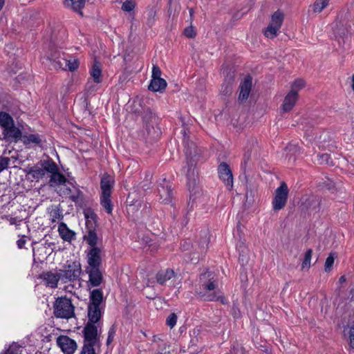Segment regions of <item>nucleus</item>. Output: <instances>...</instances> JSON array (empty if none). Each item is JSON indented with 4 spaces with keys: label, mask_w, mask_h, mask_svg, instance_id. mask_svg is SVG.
I'll use <instances>...</instances> for the list:
<instances>
[{
    "label": "nucleus",
    "mask_w": 354,
    "mask_h": 354,
    "mask_svg": "<svg viewBox=\"0 0 354 354\" xmlns=\"http://www.w3.org/2000/svg\"><path fill=\"white\" fill-rule=\"evenodd\" d=\"M209 243V235L207 231H201L200 238L197 240L195 245H193L189 240H185L180 245L183 251H192L186 254L188 261L192 263H197L199 259L203 257L207 249Z\"/></svg>",
    "instance_id": "nucleus-1"
},
{
    "label": "nucleus",
    "mask_w": 354,
    "mask_h": 354,
    "mask_svg": "<svg viewBox=\"0 0 354 354\" xmlns=\"http://www.w3.org/2000/svg\"><path fill=\"white\" fill-rule=\"evenodd\" d=\"M102 301L103 292L102 289H93L90 291L87 309V322L97 324L100 321L103 315L102 308L100 307Z\"/></svg>",
    "instance_id": "nucleus-2"
},
{
    "label": "nucleus",
    "mask_w": 354,
    "mask_h": 354,
    "mask_svg": "<svg viewBox=\"0 0 354 354\" xmlns=\"http://www.w3.org/2000/svg\"><path fill=\"white\" fill-rule=\"evenodd\" d=\"M200 156L194 154V156L186 157L185 165L183 166L181 169L182 173L186 176L187 186L190 193H192L196 188L198 180V173L195 170L197 162L199 160ZM194 194H190L189 201L188 205H190V201L192 200L191 208L193 207V203L195 198H193Z\"/></svg>",
    "instance_id": "nucleus-3"
},
{
    "label": "nucleus",
    "mask_w": 354,
    "mask_h": 354,
    "mask_svg": "<svg viewBox=\"0 0 354 354\" xmlns=\"http://www.w3.org/2000/svg\"><path fill=\"white\" fill-rule=\"evenodd\" d=\"M54 315L57 318L68 319L75 317V306L66 296L57 297L53 304Z\"/></svg>",
    "instance_id": "nucleus-4"
},
{
    "label": "nucleus",
    "mask_w": 354,
    "mask_h": 354,
    "mask_svg": "<svg viewBox=\"0 0 354 354\" xmlns=\"http://www.w3.org/2000/svg\"><path fill=\"white\" fill-rule=\"evenodd\" d=\"M64 268L65 269L60 270L59 272L64 283L73 282L79 279L82 273V267L79 261H75Z\"/></svg>",
    "instance_id": "nucleus-5"
},
{
    "label": "nucleus",
    "mask_w": 354,
    "mask_h": 354,
    "mask_svg": "<svg viewBox=\"0 0 354 354\" xmlns=\"http://www.w3.org/2000/svg\"><path fill=\"white\" fill-rule=\"evenodd\" d=\"M182 133L183 144L184 145V151L186 157L194 156V154L197 155V156H201V149L197 148L193 141L192 138L194 136H192L190 131L184 127L182 130Z\"/></svg>",
    "instance_id": "nucleus-6"
},
{
    "label": "nucleus",
    "mask_w": 354,
    "mask_h": 354,
    "mask_svg": "<svg viewBox=\"0 0 354 354\" xmlns=\"http://www.w3.org/2000/svg\"><path fill=\"white\" fill-rule=\"evenodd\" d=\"M289 189L285 182H282L280 186L276 189L272 200V207L274 210L283 209L288 200Z\"/></svg>",
    "instance_id": "nucleus-7"
},
{
    "label": "nucleus",
    "mask_w": 354,
    "mask_h": 354,
    "mask_svg": "<svg viewBox=\"0 0 354 354\" xmlns=\"http://www.w3.org/2000/svg\"><path fill=\"white\" fill-rule=\"evenodd\" d=\"M95 323L87 322L82 330L84 344L96 345L100 341Z\"/></svg>",
    "instance_id": "nucleus-8"
},
{
    "label": "nucleus",
    "mask_w": 354,
    "mask_h": 354,
    "mask_svg": "<svg viewBox=\"0 0 354 354\" xmlns=\"http://www.w3.org/2000/svg\"><path fill=\"white\" fill-rule=\"evenodd\" d=\"M322 198L317 195H307L302 198L301 207L308 212H319L321 208Z\"/></svg>",
    "instance_id": "nucleus-9"
},
{
    "label": "nucleus",
    "mask_w": 354,
    "mask_h": 354,
    "mask_svg": "<svg viewBox=\"0 0 354 354\" xmlns=\"http://www.w3.org/2000/svg\"><path fill=\"white\" fill-rule=\"evenodd\" d=\"M158 191L160 199L165 204H169L172 202L173 187L172 184L167 181L166 178L161 179L158 182Z\"/></svg>",
    "instance_id": "nucleus-10"
},
{
    "label": "nucleus",
    "mask_w": 354,
    "mask_h": 354,
    "mask_svg": "<svg viewBox=\"0 0 354 354\" xmlns=\"http://www.w3.org/2000/svg\"><path fill=\"white\" fill-rule=\"evenodd\" d=\"M219 178L230 190L233 187V174L230 165L225 162H221L217 168Z\"/></svg>",
    "instance_id": "nucleus-11"
},
{
    "label": "nucleus",
    "mask_w": 354,
    "mask_h": 354,
    "mask_svg": "<svg viewBox=\"0 0 354 354\" xmlns=\"http://www.w3.org/2000/svg\"><path fill=\"white\" fill-rule=\"evenodd\" d=\"M87 268H100L102 264V250L99 247L90 248L86 254Z\"/></svg>",
    "instance_id": "nucleus-12"
},
{
    "label": "nucleus",
    "mask_w": 354,
    "mask_h": 354,
    "mask_svg": "<svg viewBox=\"0 0 354 354\" xmlns=\"http://www.w3.org/2000/svg\"><path fill=\"white\" fill-rule=\"evenodd\" d=\"M57 344L64 354H73L77 347L76 342L66 335L59 336Z\"/></svg>",
    "instance_id": "nucleus-13"
},
{
    "label": "nucleus",
    "mask_w": 354,
    "mask_h": 354,
    "mask_svg": "<svg viewBox=\"0 0 354 354\" xmlns=\"http://www.w3.org/2000/svg\"><path fill=\"white\" fill-rule=\"evenodd\" d=\"M48 173L51 174L49 183L55 185H64L67 182L65 176L59 171L57 165L53 160L51 166L48 167Z\"/></svg>",
    "instance_id": "nucleus-14"
},
{
    "label": "nucleus",
    "mask_w": 354,
    "mask_h": 354,
    "mask_svg": "<svg viewBox=\"0 0 354 354\" xmlns=\"http://www.w3.org/2000/svg\"><path fill=\"white\" fill-rule=\"evenodd\" d=\"M53 160L50 158H48L46 160H41L38 162L35 166H33V172L32 178L36 180H38L41 178H43L46 173H48V167L51 166Z\"/></svg>",
    "instance_id": "nucleus-15"
},
{
    "label": "nucleus",
    "mask_w": 354,
    "mask_h": 354,
    "mask_svg": "<svg viewBox=\"0 0 354 354\" xmlns=\"http://www.w3.org/2000/svg\"><path fill=\"white\" fill-rule=\"evenodd\" d=\"M100 268H86V271L88 274V286L97 287L103 281V275Z\"/></svg>",
    "instance_id": "nucleus-16"
},
{
    "label": "nucleus",
    "mask_w": 354,
    "mask_h": 354,
    "mask_svg": "<svg viewBox=\"0 0 354 354\" xmlns=\"http://www.w3.org/2000/svg\"><path fill=\"white\" fill-rule=\"evenodd\" d=\"M88 223L86 227V234L83 236V239L90 246V248L97 247L99 237L97 234L96 227L98 225H92Z\"/></svg>",
    "instance_id": "nucleus-17"
},
{
    "label": "nucleus",
    "mask_w": 354,
    "mask_h": 354,
    "mask_svg": "<svg viewBox=\"0 0 354 354\" xmlns=\"http://www.w3.org/2000/svg\"><path fill=\"white\" fill-rule=\"evenodd\" d=\"M252 85V79L250 75L245 77L243 82L240 84L239 89L240 93L239 95V100L241 102H245L249 97Z\"/></svg>",
    "instance_id": "nucleus-18"
},
{
    "label": "nucleus",
    "mask_w": 354,
    "mask_h": 354,
    "mask_svg": "<svg viewBox=\"0 0 354 354\" xmlns=\"http://www.w3.org/2000/svg\"><path fill=\"white\" fill-rule=\"evenodd\" d=\"M3 135L7 141L14 140L15 142L21 140L23 137L21 131L15 125V123L6 129H3Z\"/></svg>",
    "instance_id": "nucleus-19"
},
{
    "label": "nucleus",
    "mask_w": 354,
    "mask_h": 354,
    "mask_svg": "<svg viewBox=\"0 0 354 354\" xmlns=\"http://www.w3.org/2000/svg\"><path fill=\"white\" fill-rule=\"evenodd\" d=\"M39 279L45 281L46 285L52 288H56L61 279L59 273H53L51 271L44 272L39 275Z\"/></svg>",
    "instance_id": "nucleus-20"
},
{
    "label": "nucleus",
    "mask_w": 354,
    "mask_h": 354,
    "mask_svg": "<svg viewBox=\"0 0 354 354\" xmlns=\"http://www.w3.org/2000/svg\"><path fill=\"white\" fill-rule=\"evenodd\" d=\"M298 99V93L297 90L291 89L286 95L281 109L284 112H288L292 109Z\"/></svg>",
    "instance_id": "nucleus-21"
},
{
    "label": "nucleus",
    "mask_w": 354,
    "mask_h": 354,
    "mask_svg": "<svg viewBox=\"0 0 354 354\" xmlns=\"http://www.w3.org/2000/svg\"><path fill=\"white\" fill-rule=\"evenodd\" d=\"M114 184L113 177L107 173L104 174L100 180L101 194H111Z\"/></svg>",
    "instance_id": "nucleus-22"
},
{
    "label": "nucleus",
    "mask_w": 354,
    "mask_h": 354,
    "mask_svg": "<svg viewBox=\"0 0 354 354\" xmlns=\"http://www.w3.org/2000/svg\"><path fill=\"white\" fill-rule=\"evenodd\" d=\"M61 53L63 56L64 55V53L60 51L55 52L54 53L51 54L49 59L51 62V66L55 69L66 70V58L65 57H62L61 56Z\"/></svg>",
    "instance_id": "nucleus-23"
},
{
    "label": "nucleus",
    "mask_w": 354,
    "mask_h": 354,
    "mask_svg": "<svg viewBox=\"0 0 354 354\" xmlns=\"http://www.w3.org/2000/svg\"><path fill=\"white\" fill-rule=\"evenodd\" d=\"M176 272L171 268L160 270L156 274V281L158 284L163 286L168 280L176 277Z\"/></svg>",
    "instance_id": "nucleus-24"
},
{
    "label": "nucleus",
    "mask_w": 354,
    "mask_h": 354,
    "mask_svg": "<svg viewBox=\"0 0 354 354\" xmlns=\"http://www.w3.org/2000/svg\"><path fill=\"white\" fill-rule=\"evenodd\" d=\"M58 232L61 238L65 241L71 242L75 239V232L69 229L67 225L63 222L59 224Z\"/></svg>",
    "instance_id": "nucleus-25"
},
{
    "label": "nucleus",
    "mask_w": 354,
    "mask_h": 354,
    "mask_svg": "<svg viewBox=\"0 0 354 354\" xmlns=\"http://www.w3.org/2000/svg\"><path fill=\"white\" fill-rule=\"evenodd\" d=\"M167 82L163 78L151 79L148 89L153 92L162 93L167 87Z\"/></svg>",
    "instance_id": "nucleus-26"
},
{
    "label": "nucleus",
    "mask_w": 354,
    "mask_h": 354,
    "mask_svg": "<svg viewBox=\"0 0 354 354\" xmlns=\"http://www.w3.org/2000/svg\"><path fill=\"white\" fill-rule=\"evenodd\" d=\"M85 0H65L64 3L66 7L70 8L74 12L82 17V9L85 6Z\"/></svg>",
    "instance_id": "nucleus-27"
},
{
    "label": "nucleus",
    "mask_w": 354,
    "mask_h": 354,
    "mask_svg": "<svg viewBox=\"0 0 354 354\" xmlns=\"http://www.w3.org/2000/svg\"><path fill=\"white\" fill-rule=\"evenodd\" d=\"M145 129L147 132V136L150 139H157L160 133V129L157 126V123L144 124Z\"/></svg>",
    "instance_id": "nucleus-28"
},
{
    "label": "nucleus",
    "mask_w": 354,
    "mask_h": 354,
    "mask_svg": "<svg viewBox=\"0 0 354 354\" xmlns=\"http://www.w3.org/2000/svg\"><path fill=\"white\" fill-rule=\"evenodd\" d=\"M146 108L143 100L141 99L135 100L130 106V112L136 116L142 115Z\"/></svg>",
    "instance_id": "nucleus-29"
},
{
    "label": "nucleus",
    "mask_w": 354,
    "mask_h": 354,
    "mask_svg": "<svg viewBox=\"0 0 354 354\" xmlns=\"http://www.w3.org/2000/svg\"><path fill=\"white\" fill-rule=\"evenodd\" d=\"M246 178V193H245V201L248 205H251L254 201V197L257 194V189L254 185L249 183L247 177Z\"/></svg>",
    "instance_id": "nucleus-30"
},
{
    "label": "nucleus",
    "mask_w": 354,
    "mask_h": 354,
    "mask_svg": "<svg viewBox=\"0 0 354 354\" xmlns=\"http://www.w3.org/2000/svg\"><path fill=\"white\" fill-rule=\"evenodd\" d=\"M212 273L206 272L201 275V280L208 279V281H204L202 283L203 288L205 290H213L216 287V283L214 280H212V277H211Z\"/></svg>",
    "instance_id": "nucleus-31"
},
{
    "label": "nucleus",
    "mask_w": 354,
    "mask_h": 354,
    "mask_svg": "<svg viewBox=\"0 0 354 354\" xmlns=\"http://www.w3.org/2000/svg\"><path fill=\"white\" fill-rule=\"evenodd\" d=\"M90 73L95 83L99 84L102 82L101 64L99 62L94 61Z\"/></svg>",
    "instance_id": "nucleus-32"
},
{
    "label": "nucleus",
    "mask_w": 354,
    "mask_h": 354,
    "mask_svg": "<svg viewBox=\"0 0 354 354\" xmlns=\"http://www.w3.org/2000/svg\"><path fill=\"white\" fill-rule=\"evenodd\" d=\"M111 194H101L100 204L109 214H111L113 211V203L111 200Z\"/></svg>",
    "instance_id": "nucleus-33"
},
{
    "label": "nucleus",
    "mask_w": 354,
    "mask_h": 354,
    "mask_svg": "<svg viewBox=\"0 0 354 354\" xmlns=\"http://www.w3.org/2000/svg\"><path fill=\"white\" fill-rule=\"evenodd\" d=\"M15 123L12 117L7 112L0 111V126L4 129Z\"/></svg>",
    "instance_id": "nucleus-34"
},
{
    "label": "nucleus",
    "mask_w": 354,
    "mask_h": 354,
    "mask_svg": "<svg viewBox=\"0 0 354 354\" xmlns=\"http://www.w3.org/2000/svg\"><path fill=\"white\" fill-rule=\"evenodd\" d=\"M284 17L283 12L280 10H277L272 15L270 23L281 28L284 20Z\"/></svg>",
    "instance_id": "nucleus-35"
},
{
    "label": "nucleus",
    "mask_w": 354,
    "mask_h": 354,
    "mask_svg": "<svg viewBox=\"0 0 354 354\" xmlns=\"http://www.w3.org/2000/svg\"><path fill=\"white\" fill-rule=\"evenodd\" d=\"M142 117L144 124L157 123V117L149 107L145 109Z\"/></svg>",
    "instance_id": "nucleus-36"
},
{
    "label": "nucleus",
    "mask_w": 354,
    "mask_h": 354,
    "mask_svg": "<svg viewBox=\"0 0 354 354\" xmlns=\"http://www.w3.org/2000/svg\"><path fill=\"white\" fill-rule=\"evenodd\" d=\"M84 214L86 219V225L90 223L92 225H98L97 216L91 208H86L84 210Z\"/></svg>",
    "instance_id": "nucleus-37"
},
{
    "label": "nucleus",
    "mask_w": 354,
    "mask_h": 354,
    "mask_svg": "<svg viewBox=\"0 0 354 354\" xmlns=\"http://www.w3.org/2000/svg\"><path fill=\"white\" fill-rule=\"evenodd\" d=\"M21 140L25 145H29L30 143H35L39 145L41 142V140L40 139L38 134H29L28 136L24 135L23 136Z\"/></svg>",
    "instance_id": "nucleus-38"
},
{
    "label": "nucleus",
    "mask_w": 354,
    "mask_h": 354,
    "mask_svg": "<svg viewBox=\"0 0 354 354\" xmlns=\"http://www.w3.org/2000/svg\"><path fill=\"white\" fill-rule=\"evenodd\" d=\"M280 28L272 24H269L268 27L263 30L264 35L270 39H273L277 37L278 31Z\"/></svg>",
    "instance_id": "nucleus-39"
},
{
    "label": "nucleus",
    "mask_w": 354,
    "mask_h": 354,
    "mask_svg": "<svg viewBox=\"0 0 354 354\" xmlns=\"http://www.w3.org/2000/svg\"><path fill=\"white\" fill-rule=\"evenodd\" d=\"M286 151H288L287 156H289V160L291 159L292 156H294L293 161L295 160L296 156L301 153V150L299 147L296 145L289 144L286 148Z\"/></svg>",
    "instance_id": "nucleus-40"
},
{
    "label": "nucleus",
    "mask_w": 354,
    "mask_h": 354,
    "mask_svg": "<svg viewBox=\"0 0 354 354\" xmlns=\"http://www.w3.org/2000/svg\"><path fill=\"white\" fill-rule=\"evenodd\" d=\"M317 161L320 165H328L333 166L335 164L328 153H318L317 155Z\"/></svg>",
    "instance_id": "nucleus-41"
},
{
    "label": "nucleus",
    "mask_w": 354,
    "mask_h": 354,
    "mask_svg": "<svg viewBox=\"0 0 354 354\" xmlns=\"http://www.w3.org/2000/svg\"><path fill=\"white\" fill-rule=\"evenodd\" d=\"M330 0H316L313 4V11L321 12L328 4Z\"/></svg>",
    "instance_id": "nucleus-42"
},
{
    "label": "nucleus",
    "mask_w": 354,
    "mask_h": 354,
    "mask_svg": "<svg viewBox=\"0 0 354 354\" xmlns=\"http://www.w3.org/2000/svg\"><path fill=\"white\" fill-rule=\"evenodd\" d=\"M335 253L330 252L328 257L326 258L324 264V270L326 272H330L332 270L335 261Z\"/></svg>",
    "instance_id": "nucleus-43"
},
{
    "label": "nucleus",
    "mask_w": 354,
    "mask_h": 354,
    "mask_svg": "<svg viewBox=\"0 0 354 354\" xmlns=\"http://www.w3.org/2000/svg\"><path fill=\"white\" fill-rule=\"evenodd\" d=\"M232 84L230 82H224L221 87V94L224 96H229L232 93Z\"/></svg>",
    "instance_id": "nucleus-44"
},
{
    "label": "nucleus",
    "mask_w": 354,
    "mask_h": 354,
    "mask_svg": "<svg viewBox=\"0 0 354 354\" xmlns=\"http://www.w3.org/2000/svg\"><path fill=\"white\" fill-rule=\"evenodd\" d=\"M79 67V61L77 59H68L66 58V70L68 68V71L73 72L77 69Z\"/></svg>",
    "instance_id": "nucleus-45"
},
{
    "label": "nucleus",
    "mask_w": 354,
    "mask_h": 354,
    "mask_svg": "<svg viewBox=\"0 0 354 354\" xmlns=\"http://www.w3.org/2000/svg\"><path fill=\"white\" fill-rule=\"evenodd\" d=\"M320 186L322 187V188H325L326 189H328V191H330V192H333L334 190L336 189V183L331 179L330 178H326V180L323 181L321 184H320Z\"/></svg>",
    "instance_id": "nucleus-46"
},
{
    "label": "nucleus",
    "mask_w": 354,
    "mask_h": 354,
    "mask_svg": "<svg viewBox=\"0 0 354 354\" xmlns=\"http://www.w3.org/2000/svg\"><path fill=\"white\" fill-rule=\"evenodd\" d=\"M69 198L75 204L82 203L84 200V194L80 189H77L76 194L70 196Z\"/></svg>",
    "instance_id": "nucleus-47"
},
{
    "label": "nucleus",
    "mask_w": 354,
    "mask_h": 354,
    "mask_svg": "<svg viewBox=\"0 0 354 354\" xmlns=\"http://www.w3.org/2000/svg\"><path fill=\"white\" fill-rule=\"evenodd\" d=\"M312 254H313V250L310 248L308 249L305 253L304 259V261L301 264L302 269H304L305 268L310 267Z\"/></svg>",
    "instance_id": "nucleus-48"
},
{
    "label": "nucleus",
    "mask_w": 354,
    "mask_h": 354,
    "mask_svg": "<svg viewBox=\"0 0 354 354\" xmlns=\"http://www.w3.org/2000/svg\"><path fill=\"white\" fill-rule=\"evenodd\" d=\"M136 7V2L133 0H126L122 5V10L131 12H132Z\"/></svg>",
    "instance_id": "nucleus-49"
},
{
    "label": "nucleus",
    "mask_w": 354,
    "mask_h": 354,
    "mask_svg": "<svg viewBox=\"0 0 354 354\" xmlns=\"http://www.w3.org/2000/svg\"><path fill=\"white\" fill-rule=\"evenodd\" d=\"M201 298L203 299L204 301H218V295L216 292L212 293H199Z\"/></svg>",
    "instance_id": "nucleus-50"
},
{
    "label": "nucleus",
    "mask_w": 354,
    "mask_h": 354,
    "mask_svg": "<svg viewBox=\"0 0 354 354\" xmlns=\"http://www.w3.org/2000/svg\"><path fill=\"white\" fill-rule=\"evenodd\" d=\"M177 322V315L176 313H171L166 319V324L169 326L171 328L174 327V326L176 324Z\"/></svg>",
    "instance_id": "nucleus-51"
},
{
    "label": "nucleus",
    "mask_w": 354,
    "mask_h": 354,
    "mask_svg": "<svg viewBox=\"0 0 354 354\" xmlns=\"http://www.w3.org/2000/svg\"><path fill=\"white\" fill-rule=\"evenodd\" d=\"M95 345L84 344L80 354H96L94 346Z\"/></svg>",
    "instance_id": "nucleus-52"
},
{
    "label": "nucleus",
    "mask_w": 354,
    "mask_h": 354,
    "mask_svg": "<svg viewBox=\"0 0 354 354\" xmlns=\"http://www.w3.org/2000/svg\"><path fill=\"white\" fill-rule=\"evenodd\" d=\"M183 34L187 38H194L196 35L194 27L192 25L185 28Z\"/></svg>",
    "instance_id": "nucleus-53"
},
{
    "label": "nucleus",
    "mask_w": 354,
    "mask_h": 354,
    "mask_svg": "<svg viewBox=\"0 0 354 354\" xmlns=\"http://www.w3.org/2000/svg\"><path fill=\"white\" fill-rule=\"evenodd\" d=\"M156 14V11L153 8H151L148 10L147 24L149 26H151L153 24L155 21Z\"/></svg>",
    "instance_id": "nucleus-54"
},
{
    "label": "nucleus",
    "mask_w": 354,
    "mask_h": 354,
    "mask_svg": "<svg viewBox=\"0 0 354 354\" xmlns=\"http://www.w3.org/2000/svg\"><path fill=\"white\" fill-rule=\"evenodd\" d=\"M116 333V326L115 324L112 325L108 333V337L106 339V344L109 345L113 341Z\"/></svg>",
    "instance_id": "nucleus-55"
},
{
    "label": "nucleus",
    "mask_w": 354,
    "mask_h": 354,
    "mask_svg": "<svg viewBox=\"0 0 354 354\" xmlns=\"http://www.w3.org/2000/svg\"><path fill=\"white\" fill-rule=\"evenodd\" d=\"M231 315L236 319H240L241 317V313L238 305L235 304H233L231 308Z\"/></svg>",
    "instance_id": "nucleus-56"
},
{
    "label": "nucleus",
    "mask_w": 354,
    "mask_h": 354,
    "mask_svg": "<svg viewBox=\"0 0 354 354\" xmlns=\"http://www.w3.org/2000/svg\"><path fill=\"white\" fill-rule=\"evenodd\" d=\"M10 158L1 156L0 157V173L8 167L10 163Z\"/></svg>",
    "instance_id": "nucleus-57"
},
{
    "label": "nucleus",
    "mask_w": 354,
    "mask_h": 354,
    "mask_svg": "<svg viewBox=\"0 0 354 354\" xmlns=\"http://www.w3.org/2000/svg\"><path fill=\"white\" fill-rule=\"evenodd\" d=\"M19 348V344L17 343H13L6 351H5L4 354H18V350Z\"/></svg>",
    "instance_id": "nucleus-58"
},
{
    "label": "nucleus",
    "mask_w": 354,
    "mask_h": 354,
    "mask_svg": "<svg viewBox=\"0 0 354 354\" xmlns=\"http://www.w3.org/2000/svg\"><path fill=\"white\" fill-rule=\"evenodd\" d=\"M127 203L130 207H133V210L134 209V207H138L141 205L140 201L138 200L134 201V199H132L130 195L127 198Z\"/></svg>",
    "instance_id": "nucleus-59"
},
{
    "label": "nucleus",
    "mask_w": 354,
    "mask_h": 354,
    "mask_svg": "<svg viewBox=\"0 0 354 354\" xmlns=\"http://www.w3.org/2000/svg\"><path fill=\"white\" fill-rule=\"evenodd\" d=\"M251 157V151L250 150H248L245 152L243 158V161L241 162V167L245 170V167L248 162V161L250 160Z\"/></svg>",
    "instance_id": "nucleus-60"
},
{
    "label": "nucleus",
    "mask_w": 354,
    "mask_h": 354,
    "mask_svg": "<svg viewBox=\"0 0 354 354\" xmlns=\"http://www.w3.org/2000/svg\"><path fill=\"white\" fill-rule=\"evenodd\" d=\"M349 345L351 348L354 349V325L351 326L348 330Z\"/></svg>",
    "instance_id": "nucleus-61"
},
{
    "label": "nucleus",
    "mask_w": 354,
    "mask_h": 354,
    "mask_svg": "<svg viewBox=\"0 0 354 354\" xmlns=\"http://www.w3.org/2000/svg\"><path fill=\"white\" fill-rule=\"evenodd\" d=\"M161 70L158 65H153L152 68V79L160 78L161 75Z\"/></svg>",
    "instance_id": "nucleus-62"
},
{
    "label": "nucleus",
    "mask_w": 354,
    "mask_h": 354,
    "mask_svg": "<svg viewBox=\"0 0 354 354\" xmlns=\"http://www.w3.org/2000/svg\"><path fill=\"white\" fill-rule=\"evenodd\" d=\"M305 86V82L301 79H298L295 80L292 84V89L294 88H297L298 89H301L304 88Z\"/></svg>",
    "instance_id": "nucleus-63"
},
{
    "label": "nucleus",
    "mask_w": 354,
    "mask_h": 354,
    "mask_svg": "<svg viewBox=\"0 0 354 354\" xmlns=\"http://www.w3.org/2000/svg\"><path fill=\"white\" fill-rule=\"evenodd\" d=\"M26 243V236H22V237L21 239H19L17 241V247L19 248V249H22L24 248V245Z\"/></svg>",
    "instance_id": "nucleus-64"
}]
</instances>
